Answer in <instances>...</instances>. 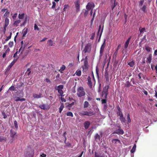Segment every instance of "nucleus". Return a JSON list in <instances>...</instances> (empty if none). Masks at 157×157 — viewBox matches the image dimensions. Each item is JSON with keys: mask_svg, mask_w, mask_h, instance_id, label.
Wrapping results in <instances>:
<instances>
[{"mask_svg": "<svg viewBox=\"0 0 157 157\" xmlns=\"http://www.w3.org/2000/svg\"><path fill=\"white\" fill-rule=\"evenodd\" d=\"M77 94L79 97H81L85 95L86 92L83 87L80 86L78 88Z\"/></svg>", "mask_w": 157, "mask_h": 157, "instance_id": "f257e3e1", "label": "nucleus"}, {"mask_svg": "<svg viewBox=\"0 0 157 157\" xmlns=\"http://www.w3.org/2000/svg\"><path fill=\"white\" fill-rule=\"evenodd\" d=\"M89 67V64L88 62L87 56H86L84 59V65L82 67L83 71H86L88 70Z\"/></svg>", "mask_w": 157, "mask_h": 157, "instance_id": "f03ea898", "label": "nucleus"}, {"mask_svg": "<svg viewBox=\"0 0 157 157\" xmlns=\"http://www.w3.org/2000/svg\"><path fill=\"white\" fill-rule=\"evenodd\" d=\"M91 44L88 43L85 46L84 49L83 50V52L84 53H89L91 50Z\"/></svg>", "mask_w": 157, "mask_h": 157, "instance_id": "7ed1b4c3", "label": "nucleus"}, {"mask_svg": "<svg viewBox=\"0 0 157 157\" xmlns=\"http://www.w3.org/2000/svg\"><path fill=\"white\" fill-rule=\"evenodd\" d=\"M79 114L80 116H91L94 115V113L91 111H82L81 113H80Z\"/></svg>", "mask_w": 157, "mask_h": 157, "instance_id": "20e7f679", "label": "nucleus"}, {"mask_svg": "<svg viewBox=\"0 0 157 157\" xmlns=\"http://www.w3.org/2000/svg\"><path fill=\"white\" fill-rule=\"evenodd\" d=\"M109 86H108L107 87H105V88L104 89L102 92L101 97L104 98H107V95L108 94V89L109 88Z\"/></svg>", "mask_w": 157, "mask_h": 157, "instance_id": "39448f33", "label": "nucleus"}, {"mask_svg": "<svg viewBox=\"0 0 157 157\" xmlns=\"http://www.w3.org/2000/svg\"><path fill=\"white\" fill-rule=\"evenodd\" d=\"M105 42V39L104 40V42L101 45L100 50V57H101L103 55V53L104 52V49L106 45Z\"/></svg>", "mask_w": 157, "mask_h": 157, "instance_id": "423d86ee", "label": "nucleus"}, {"mask_svg": "<svg viewBox=\"0 0 157 157\" xmlns=\"http://www.w3.org/2000/svg\"><path fill=\"white\" fill-rule=\"evenodd\" d=\"M63 88V85H60L57 87V90L58 93L61 96V98H62V97L64 95L63 94V92L62 90Z\"/></svg>", "mask_w": 157, "mask_h": 157, "instance_id": "0eeeda50", "label": "nucleus"}, {"mask_svg": "<svg viewBox=\"0 0 157 157\" xmlns=\"http://www.w3.org/2000/svg\"><path fill=\"white\" fill-rule=\"evenodd\" d=\"M117 127L118 128L116 129V131L113 132V133L123 135L124 133V132L123 129L121 128L120 126H117Z\"/></svg>", "mask_w": 157, "mask_h": 157, "instance_id": "6e6552de", "label": "nucleus"}, {"mask_svg": "<svg viewBox=\"0 0 157 157\" xmlns=\"http://www.w3.org/2000/svg\"><path fill=\"white\" fill-rule=\"evenodd\" d=\"M94 7V3L92 2H89L88 3L86 6V9L89 10H90L92 9Z\"/></svg>", "mask_w": 157, "mask_h": 157, "instance_id": "1a4fd4ad", "label": "nucleus"}, {"mask_svg": "<svg viewBox=\"0 0 157 157\" xmlns=\"http://www.w3.org/2000/svg\"><path fill=\"white\" fill-rule=\"evenodd\" d=\"M111 5L112 8V10H113V9L117 5V2L116 0H110Z\"/></svg>", "mask_w": 157, "mask_h": 157, "instance_id": "9d476101", "label": "nucleus"}, {"mask_svg": "<svg viewBox=\"0 0 157 157\" xmlns=\"http://www.w3.org/2000/svg\"><path fill=\"white\" fill-rule=\"evenodd\" d=\"M101 25H100L99 27L98 31V32L97 33L98 35L100 33V36L99 37V40L100 39V38L101 36L102 33L103 32V28H104V25H103V26L102 27V28H101Z\"/></svg>", "mask_w": 157, "mask_h": 157, "instance_id": "9b49d317", "label": "nucleus"}, {"mask_svg": "<svg viewBox=\"0 0 157 157\" xmlns=\"http://www.w3.org/2000/svg\"><path fill=\"white\" fill-rule=\"evenodd\" d=\"M90 124V122L89 121H86L84 123V125L85 128L87 129L88 128Z\"/></svg>", "mask_w": 157, "mask_h": 157, "instance_id": "f8f14e48", "label": "nucleus"}, {"mask_svg": "<svg viewBox=\"0 0 157 157\" xmlns=\"http://www.w3.org/2000/svg\"><path fill=\"white\" fill-rule=\"evenodd\" d=\"M87 84L90 88H92V82L91 81V78L89 76L87 78Z\"/></svg>", "mask_w": 157, "mask_h": 157, "instance_id": "ddd939ff", "label": "nucleus"}, {"mask_svg": "<svg viewBox=\"0 0 157 157\" xmlns=\"http://www.w3.org/2000/svg\"><path fill=\"white\" fill-rule=\"evenodd\" d=\"M28 154L26 155L27 157H33L34 154V150L31 149L29 153H27Z\"/></svg>", "mask_w": 157, "mask_h": 157, "instance_id": "4468645a", "label": "nucleus"}, {"mask_svg": "<svg viewBox=\"0 0 157 157\" xmlns=\"http://www.w3.org/2000/svg\"><path fill=\"white\" fill-rule=\"evenodd\" d=\"M16 134V132L15 131H13L11 129L10 130V136L11 137L13 138V139L14 138V136ZM13 140L12 139V141H11V143L13 142Z\"/></svg>", "mask_w": 157, "mask_h": 157, "instance_id": "2eb2a0df", "label": "nucleus"}, {"mask_svg": "<svg viewBox=\"0 0 157 157\" xmlns=\"http://www.w3.org/2000/svg\"><path fill=\"white\" fill-rule=\"evenodd\" d=\"M131 37L130 36L129 38H128L127 41H126L125 44H124V48L125 49H127L128 47V44L129 43L131 39Z\"/></svg>", "mask_w": 157, "mask_h": 157, "instance_id": "dca6fc26", "label": "nucleus"}, {"mask_svg": "<svg viewBox=\"0 0 157 157\" xmlns=\"http://www.w3.org/2000/svg\"><path fill=\"white\" fill-rule=\"evenodd\" d=\"M112 142L113 143H114L115 145H117V143L118 144H121V142L120 140L116 139H113L112 140Z\"/></svg>", "mask_w": 157, "mask_h": 157, "instance_id": "f3484780", "label": "nucleus"}, {"mask_svg": "<svg viewBox=\"0 0 157 157\" xmlns=\"http://www.w3.org/2000/svg\"><path fill=\"white\" fill-rule=\"evenodd\" d=\"M152 56L151 54H150L149 55L148 57L147 58V61L146 62L147 63H150L151 62L152 60Z\"/></svg>", "mask_w": 157, "mask_h": 157, "instance_id": "a211bd4d", "label": "nucleus"}, {"mask_svg": "<svg viewBox=\"0 0 157 157\" xmlns=\"http://www.w3.org/2000/svg\"><path fill=\"white\" fill-rule=\"evenodd\" d=\"M94 138L96 142H99L100 141V136L98 133H96L95 135Z\"/></svg>", "mask_w": 157, "mask_h": 157, "instance_id": "6ab92c4d", "label": "nucleus"}, {"mask_svg": "<svg viewBox=\"0 0 157 157\" xmlns=\"http://www.w3.org/2000/svg\"><path fill=\"white\" fill-rule=\"evenodd\" d=\"M117 113L118 116L122 115L123 113L121 111V109L119 106L117 107Z\"/></svg>", "mask_w": 157, "mask_h": 157, "instance_id": "aec40b11", "label": "nucleus"}, {"mask_svg": "<svg viewBox=\"0 0 157 157\" xmlns=\"http://www.w3.org/2000/svg\"><path fill=\"white\" fill-rule=\"evenodd\" d=\"M28 28H25L23 30V35L22 37H23L25 36L26 35V34L28 31Z\"/></svg>", "mask_w": 157, "mask_h": 157, "instance_id": "412c9836", "label": "nucleus"}, {"mask_svg": "<svg viewBox=\"0 0 157 157\" xmlns=\"http://www.w3.org/2000/svg\"><path fill=\"white\" fill-rule=\"evenodd\" d=\"M9 23V19L7 17H6L5 20V24L4 26L7 27Z\"/></svg>", "mask_w": 157, "mask_h": 157, "instance_id": "4be33fe9", "label": "nucleus"}, {"mask_svg": "<svg viewBox=\"0 0 157 157\" xmlns=\"http://www.w3.org/2000/svg\"><path fill=\"white\" fill-rule=\"evenodd\" d=\"M109 73L107 71V70H106L105 72V78H106V81H109Z\"/></svg>", "mask_w": 157, "mask_h": 157, "instance_id": "5701e85b", "label": "nucleus"}, {"mask_svg": "<svg viewBox=\"0 0 157 157\" xmlns=\"http://www.w3.org/2000/svg\"><path fill=\"white\" fill-rule=\"evenodd\" d=\"M128 64L129 65L130 67H133L135 64V62L133 60L128 62Z\"/></svg>", "mask_w": 157, "mask_h": 157, "instance_id": "b1692460", "label": "nucleus"}, {"mask_svg": "<svg viewBox=\"0 0 157 157\" xmlns=\"http://www.w3.org/2000/svg\"><path fill=\"white\" fill-rule=\"evenodd\" d=\"M66 68V67L64 65H62L60 68L59 71L61 73H63V71H64Z\"/></svg>", "mask_w": 157, "mask_h": 157, "instance_id": "393cba45", "label": "nucleus"}, {"mask_svg": "<svg viewBox=\"0 0 157 157\" xmlns=\"http://www.w3.org/2000/svg\"><path fill=\"white\" fill-rule=\"evenodd\" d=\"M10 51V49L9 48H8L7 50L5 51V52L2 55V57L3 58H5L6 56L7 53H8Z\"/></svg>", "mask_w": 157, "mask_h": 157, "instance_id": "a878e982", "label": "nucleus"}, {"mask_svg": "<svg viewBox=\"0 0 157 157\" xmlns=\"http://www.w3.org/2000/svg\"><path fill=\"white\" fill-rule=\"evenodd\" d=\"M95 156L96 157H106L104 154H97L95 152Z\"/></svg>", "mask_w": 157, "mask_h": 157, "instance_id": "bb28decb", "label": "nucleus"}, {"mask_svg": "<svg viewBox=\"0 0 157 157\" xmlns=\"http://www.w3.org/2000/svg\"><path fill=\"white\" fill-rule=\"evenodd\" d=\"M21 22V21L20 20H17L16 21H15L13 23V25L14 26H17L19 23Z\"/></svg>", "mask_w": 157, "mask_h": 157, "instance_id": "cd10ccee", "label": "nucleus"}, {"mask_svg": "<svg viewBox=\"0 0 157 157\" xmlns=\"http://www.w3.org/2000/svg\"><path fill=\"white\" fill-rule=\"evenodd\" d=\"M18 57H17L16 58H14L13 61L11 62V63H10V64L12 66L13 65V64L15 63L17 61V60L18 59Z\"/></svg>", "mask_w": 157, "mask_h": 157, "instance_id": "c85d7f7f", "label": "nucleus"}, {"mask_svg": "<svg viewBox=\"0 0 157 157\" xmlns=\"http://www.w3.org/2000/svg\"><path fill=\"white\" fill-rule=\"evenodd\" d=\"M79 4L78 2H77L75 3V7L76 9V10L77 12L79 11L80 10L79 8Z\"/></svg>", "mask_w": 157, "mask_h": 157, "instance_id": "c756f323", "label": "nucleus"}, {"mask_svg": "<svg viewBox=\"0 0 157 157\" xmlns=\"http://www.w3.org/2000/svg\"><path fill=\"white\" fill-rule=\"evenodd\" d=\"M136 144H134L132 149L131 150V152L132 153H133L135 151L136 149Z\"/></svg>", "mask_w": 157, "mask_h": 157, "instance_id": "7c9ffc66", "label": "nucleus"}, {"mask_svg": "<svg viewBox=\"0 0 157 157\" xmlns=\"http://www.w3.org/2000/svg\"><path fill=\"white\" fill-rule=\"evenodd\" d=\"M48 46H51L53 45V41L51 40H48Z\"/></svg>", "mask_w": 157, "mask_h": 157, "instance_id": "2f4dec72", "label": "nucleus"}, {"mask_svg": "<svg viewBox=\"0 0 157 157\" xmlns=\"http://www.w3.org/2000/svg\"><path fill=\"white\" fill-rule=\"evenodd\" d=\"M75 74L78 76H80L81 75V71L80 70H77L75 72Z\"/></svg>", "mask_w": 157, "mask_h": 157, "instance_id": "473e14b6", "label": "nucleus"}, {"mask_svg": "<svg viewBox=\"0 0 157 157\" xmlns=\"http://www.w3.org/2000/svg\"><path fill=\"white\" fill-rule=\"evenodd\" d=\"M64 107V106L63 104V103L61 104V105L60 106V107L59 108V112L61 113L62 111L63 108Z\"/></svg>", "mask_w": 157, "mask_h": 157, "instance_id": "72a5a7b5", "label": "nucleus"}, {"mask_svg": "<svg viewBox=\"0 0 157 157\" xmlns=\"http://www.w3.org/2000/svg\"><path fill=\"white\" fill-rule=\"evenodd\" d=\"M120 116V119L121 121L124 122L125 121V119L124 117L123 114L121 115Z\"/></svg>", "mask_w": 157, "mask_h": 157, "instance_id": "f704fd0d", "label": "nucleus"}, {"mask_svg": "<svg viewBox=\"0 0 157 157\" xmlns=\"http://www.w3.org/2000/svg\"><path fill=\"white\" fill-rule=\"evenodd\" d=\"M31 72V69L30 68H28L27 69L26 72H25V74L27 75L28 76H29Z\"/></svg>", "mask_w": 157, "mask_h": 157, "instance_id": "c9c22d12", "label": "nucleus"}, {"mask_svg": "<svg viewBox=\"0 0 157 157\" xmlns=\"http://www.w3.org/2000/svg\"><path fill=\"white\" fill-rule=\"evenodd\" d=\"M9 90L12 91L16 90V88L14 86H12L10 87L9 88Z\"/></svg>", "mask_w": 157, "mask_h": 157, "instance_id": "e433bc0d", "label": "nucleus"}, {"mask_svg": "<svg viewBox=\"0 0 157 157\" xmlns=\"http://www.w3.org/2000/svg\"><path fill=\"white\" fill-rule=\"evenodd\" d=\"M25 14L23 13L21 14H19L18 15V18L19 19H23L24 17Z\"/></svg>", "mask_w": 157, "mask_h": 157, "instance_id": "4c0bfd02", "label": "nucleus"}, {"mask_svg": "<svg viewBox=\"0 0 157 157\" xmlns=\"http://www.w3.org/2000/svg\"><path fill=\"white\" fill-rule=\"evenodd\" d=\"M6 137L3 136H0V141L2 142L3 141H6Z\"/></svg>", "mask_w": 157, "mask_h": 157, "instance_id": "58836bf2", "label": "nucleus"}, {"mask_svg": "<svg viewBox=\"0 0 157 157\" xmlns=\"http://www.w3.org/2000/svg\"><path fill=\"white\" fill-rule=\"evenodd\" d=\"M12 67V66L10 64V65L9 66H8V67H7V69H6V71H5V74H6V72H7L8 71H9L10 70V69Z\"/></svg>", "mask_w": 157, "mask_h": 157, "instance_id": "ea45409f", "label": "nucleus"}, {"mask_svg": "<svg viewBox=\"0 0 157 157\" xmlns=\"http://www.w3.org/2000/svg\"><path fill=\"white\" fill-rule=\"evenodd\" d=\"M89 104V103L87 101H85L84 102V108H86L87 107Z\"/></svg>", "mask_w": 157, "mask_h": 157, "instance_id": "a19ab883", "label": "nucleus"}, {"mask_svg": "<svg viewBox=\"0 0 157 157\" xmlns=\"http://www.w3.org/2000/svg\"><path fill=\"white\" fill-rule=\"evenodd\" d=\"M41 94H40L39 95L37 94H34L33 95V97L34 98H40L41 97Z\"/></svg>", "mask_w": 157, "mask_h": 157, "instance_id": "79ce46f5", "label": "nucleus"}, {"mask_svg": "<svg viewBox=\"0 0 157 157\" xmlns=\"http://www.w3.org/2000/svg\"><path fill=\"white\" fill-rule=\"evenodd\" d=\"M12 34V33L11 32L10 33V35L6 37V39L5 40V41H8L11 38V37Z\"/></svg>", "mask_w": 157, "mask_h": 157, "instance_id": "37998d69", "label": "nucleus"}, {"mask_svg": "<svg viewBox=\"0 0 157 157\" xmlns=\"http://www.w3.org/2000/svg\"><path fill=\"white\" fill-rule=\"evenodd\" d=\"M66 115L68 116L73 117V116L72 113L71 112H67L66 113Z\"/></svg>", "mask_w": 157, "mask_h": 157, "instance_id": "c03bdc74", "label": "nucleus"}, {"mask_svg": "<svg viewBox=\"0 0 157 157\" xmlns=\"http://www.w3.org/2000/svg\"><path fill=\"white\" fill-rule=\"evenodd\" d=\"M139 30L140 31V33H143L144 32L145 30V28H141V27H140L139 28Z\"/></svg>", "mask_w": 157, "mask_h": 157, "instance_id": "a18cd8bd", "label": "nucleus"}, {"mask_svg": "<svg viewBox=\"0 0 157 157\" xmlns=\"http://www.w3.org/2000/svg\"><path fill=\"white\" fill-rule=\"evenodd\" d=\"M66 132L65 131L63 134V136L65 138V140L64 141V142L65 143H66V140H67V137L66 136Z\"/></svg>", "mask_w": 157, "mask_h": 157, "instance_id": "49530a36", "label": "nucleus"}, {"mask_svg": "<svg viewBox=\"0 0 157 157\" xmlns=\"http://www.w3.org/2000/svg\"><path fill=\"white\" fill-rule=\"evenodd\" d=\"M10 14V12L8 10H7L4 15V17H8Z\"/></svg>", "mask_w": 157, "mask_h": 157, "instance_id": "de8ad7c7", "label": "nucleus"}, {"mask_svg": "<svg viewBox=\"0 0 157 157\" xmlns=\"http://www.w3.org/2000/svg\"><path fill=\"white\" fill-rule=\"evenodd\" d=\"M146 6L145 5H144L141 8L142 10L145 13H146L147 12L146 11Z\"/></svg>", "mask_w": 157, "mask_h": 157, "instance_id": "09e8293b", "label": "nucleus"}, {"mask_svg": "<svg viewBox=\"0 0 157 157\" xmlns=\"http://www.w3.org/2000/svg\"><path fill=\"white\" fill-rule=\"evenodd\" d=\"M24 85V84L22 82H21L19 84H17V88L21 87L22 86H23Z\"/></svg>", "mask_w": 157, "mask_h": 157, "instance_id": "8fccbe9b", "label": "nucleus"}, {"mask_svg": "<svg viewBox=\"0 0 157 157\" xmlns=\"http://www.w3.org/2000/svg\"><path fill=\"white\" fill-rule=\"evenodd\" d=\"M14 124L15 128L17 129L18 128V124L17 122L16 121H15L14 122Z\"/></svg>", "mask_w": 157, "mask_h": 157, "instance_id": "3c124183", "label": "nucleus"}, {"mask_svg": "<svg viewBox=\"0 0 157 157\" xmlns=\"http://www.w3.org/2000/svg\"><path fill=\"white\" fill-rule=\"evenodd\" d=\"M34 29L35 30L37 31H39L40 30L39 28H38V26L36 24H35L34 25Z\"/></svg>", "mask_w": 157, "mask_h": 157, "instance_id": "603ef678", "label": "nucleus"}, {"mask_svg": "<svg viewBox=\"0 0 157 157\" xmlns=\"http://www.w3.org/2000/svg\"><path fill=\"white\" fill-rule=\"evenodd\" d=\"M129 116L130 115L129 113H128L127 114V119L128 123H130L131 122V120Z\"/></svg>", "mask_w": 157, "mask_h": 157, "instance_id": "864d4df0", "label": "nucleus"}, {"mask_svg": "<svg viewBox=\"0 0 157 157\" xmlns=\"http://www.w3.org/2000/svg\"><path fill=\"white\" fill-rule=\"evenodd\" d=\"M95 36V33H92L91 34V37H90V39L93 40L94 39V37Z\"/></svg>", "mask_w": 157, "mask_h": 157, "instance_id": "5fc2aeb1", "label": "nucleus"}, {"mask_svg": "<svg viewBox=\"0 0 157 157\" xmlns=\"http://www.w3.org/2000/svg\"><path fill=\"white\" fill-rule=\"evenodd\" d=\"M39 107L42 109L45 110L46 109L45 105L44 104L40 105Z\"/></svg>", "mask_w": 157, "mask_h": 157, "instance_id": "6e6d98bb", "label": "nucleus"}, {"mask_svg": "<svg viewBox=\"0 0 157 157\" xmlns=\"http://www.w3.org/2000/svg\"><path fill=\"white\" fill-rule=\"evenodd\" d=\"M2 115L3 117V118L4 119H6L7 117V116L6 114L4 112H2Z\"/></svg>", "mask_w": 157, "mask_h": 157, "instance_id": "4d7b16f0", "label": "nucleus"}, {"mask_svg": "<svg viewBox=\"0 0 157 157\" xmlns=\"http://www.w3.org/2000/svg\"><path fill=\"white\" fill-rule=\"evenodd\" d=\"M145 49L147 52H150L151 51V48L149 46L146 47Z\"/></svg>", "mask_w": 157, "mask_h": 157, "instance_id": "13d9d810", "label": "nucleus"}, {"mask_svg": "<svg viewBox=\"0 0 157 157\" xmlns=\"http://www.w3.org/2000/svg\"><path fill=\"white\" fill-rule=\"evenodd\" d=\"M88 10H86L84 13V17H86L88 15Z\"/></svg>", "mask_w": 157, "mask_h": 157, "instance_id": "bf43d9fd", "label": "nucleus"}, {"mask_svg": "<svg viewBox=\"0 0 157 157\" xmlns=\"http://www.w3.org/2000/svg\"><path fill=\"white\" fill-rule=\"evenodd\" d=\"M120 44H119L118 45L117 48L114 53V54L115 55H117V53L118 50L119 49V47H120Z\"/></svg>", "mask_w": 157, "mask_h": 157, "instance_id": "052dcab7", "label": "nucleus"}, {"mask_svg": "<svg viewBox=\"0 0 157 157\" xmlns=\"http://www.w3.org/2000/svg\"><path fill=\"white\" fill-rule=\"evenodd\" d=\"M15 100L16 101H25V99H15Z\"/></svg>", "mask_w": 157, "mask_h": 157, "instance_id": "680f3d73", "label": "nucleus"}, {"mask_svg": "<svg viewBox=\"0 0 157 157\" xmlns=\"http://www.w3.org/2000/svg\"><path fill=\"white\" fill-rule=\"evenodd\" d=\"M13 41H10L9 43V47L10 48L12 47L13 45Z\"/></svg>", "mask_w": 157, "mask_h": 157, "instance_id": "e2e57ef3", "label": "nucleus"}, {"mask_svg": "<svg viewBox=\"0 0 157 157\" xmlns=\"http://www.w3.org/2000/svg\"><path fill=\"white\" fill-rule=\"evenodd\" d=\"M107 100L106 99H102L101 102L102 104H105L106 103Z\"/></svg>", "mask_w": 157, "mask_h": 157, "instance_id": "0e129e2a", "label": "nucleus"}, {"mask_svg": "<svg viewBox=\"0 0 157 157\" xmlns=\"http://www.w3.org/2000/svg\"><path fill=\"white\" fill-rule=\"evenodd\" d=\"M52 9H54L55 7V6H56V3L55 2H52Z\"/></svg>", "mask_w": 157, "mask_h": 157, "instance_id": "69168bd1", "label": "nucleus"}, {"mask_svg": "<svg viewBox=\"0 0 157 157\" xmlns=\"http://www.w3.org/2000/svg\"><path fill=\"white\" fill-rule=\"evenodd\" d=\"M69 7V6L67 4H65L64 6V8L63 9V11H64L66 10V9L68 8Z\"/></svg>", "mask_w": 157, "mask_h": 157, "instance_id": "338daca9", "label": "nucleus"}, {"mask_svg": "<svg viewBox=\"0 0 157 157\" xmlns=\"http://www.w3.org/2000/svg\"><path fill=\"white\" fill-rule=\"evenodd\" d=\"M144 2V0H141L139 2V6L140 7L142 6Z\"/></svg>", "mask_w": 157, "mask_h": 157, "instance_id": "774afa93", "label": "nucleus"}]
</instances>
